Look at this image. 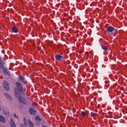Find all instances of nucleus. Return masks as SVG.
<instances>
[{
  "label": "nucleus",
  "mask_w": 127,
  "mask_h": 127,
  "mask_svg": "<svg viewBox=\"0 0 127 127\" xmlns=\"http://www.w3.org/2000/svg\"><path fill=\"white\" fill-rule=\"evenodd\" d=\"M0 111H1V108H0Z\"/></svg>",
  "instance_id": "4be33fe9"
},
{
  "label": "nucleus",
  "mask_w": 127,
  "mask_h": 127,
  "mask_svg": "<svg viewBox=\"0 0 127 127\" xmlns=\"http://www.w3.org/2000/svg\"><path fill=\"white\" fill-rule=\"evenodd\" d=\"M16 86L17 88L14 89L15 96L16 98H18L20 103L25 105V99L21 97L20 93H22V85L18 82H16Z\"/></svg>",
  "instance_id": "f257e3e1"
},
{
  "label": "nucleus",
  "mask_w": 127,
  "mask_h": 127,
  "mask_svg": "<svg viewBox=\"0 0 127 127\" xmlns=\"http://www.w3.org/2000/svg\"><path fill=\"white\" fill-rule=\"evenodd\" d=\"M3 87L6 91H9V85L8 82L4 81L3 83Z\"/></svg>",
  "instance_id": "7ed1b4c3"
},
{
  "label": "nucleus",
  "mask_w": 127,
  "mask_h": 127,
  "mask_svg": "<svg viewBox=\"0 0 127 127\" xmlns=\"http://www.w3.org/2000/svg\"><path fill=\"white\" fill-rule=\"evenodd\" d=\"M97 114L95 112H91L90 114L91 117H95Z\"/></svg>",
  "instance_id": "4468645a"
},
{
  "label": "nucleus",
  "mask_w": 127,
  "mask_h": 127,
  "mask_svg": "<svg viewBox=\"0 0 127 127\" xmlns=\"http://www.w3.org/2000/svg\"><path fill=\"white\" fill-rule=\"evenodd\" d=\"M25 125H26L25 123H24Z\"/></svg>",
  "instance_id": "5701e85b"
},
{
  "label": "nucleus",
  "mask_w": 127,
  "mask_h": 127,
  "mask_svg": "<svg viewBox=\"0 0 127 127\" xmlns=\"http://www.w3.org/2000/svg\"><path fill=\"white\" fill-rule=\"evenodd\" d=\"M107 30L108 31V32H113V31H114L115 28H114L113 26H109L107 27Z\"/></svg>",
  "instance_id": "39448f33"
},
{
  "label": "nucleus",
  "mask_w": 127,
  "mask_h": 127,
  "mask_svg": "<svg viewBox=\"0 0 127 127\" xmlns=\"http://www.w3.org/2000/svg\"><path fill=\"white\" fill-rule=\"evenodd\" d=\"M3 71L4 73V74H6V75H8V72L7 71V69H6V68L3 67Z\"/></svg>",
  "instance_id": "9d476101"
},
{
  "label": "nucleus",
  "mask_w": 127,
  "mask_h": 127,
  "mask_svg": "<svg viewBox=\"0 0 127 127\" xmlns=\"http://www.w3.org/2000/svg\"><path fill=\"white\" fill-rule=\"evenodd\" d=\"M3 65H4V63L1 60H0V68H2Z\"/></svg>",
  "instance_id": "1a4fd4ad"
},
{
  "label": "nucleus",
  "mask_w": 127,
  "mask_h": 127,
  "mask_svg": "<svg viewBox=\"0 0 127 127\" xmlns=\"http://www.w3.org/2000/svg\"><path fill=\"white\" fill-rule=\"evenodd\" d=\"M3 114H4V115H6V116H8V115H9V112H6L3 110Z\"/></svg>",
  "instance_id": "f3484780"
},
{
  "label": "nucleus",
  "mask_w": 127,
  "mask_h": 127,
  "mask_svg": "<svg viewBox=\"0 0 127 127\" xmlns=\"http://www.w3.org/2000/svg\"><path fill=\"white\" fill-rule=\"evenodd\" d=\"M29 113H30V115H35V114H36V111L33 108H30L29 109Z\"/></svg>",
  "instance_id": "20e7f679"
},
{
  "label": "nucleus",
  "mask_w": 127,
  "mask_h": 127,
  "mask_svg": "<svg viewBox=\"0 0 127 127\" xmlns=\"http://www.w3.org/2000/svg\"><path fill=\"white\" fill-rule=\"evenodd\" d=\"M35 120H36V121H41L40 117H39V116H37L35 117Z\"/></svg>",
  "instance_id": "dca6fc26"
},
{
  "label": "nucleus",
  "mask_w": 127,
  "mask_h": 127,
  "mask_svg": "<svg viewBox=\"0 0 127 127\" xmlns=\"http://www.w3.org/2000/svg\"><path fill=\"white\" fill-rule=\"evenodd\" d=\"M13 116H14V118H15L16 119H17V116L16 115V114H14L13 115Z\"/></svg>",
  "instance_id": "6ab92c4d"
},
{
  "label": "nucleus",
  "mask_w": 127,
  "mask_h": 127,
  "mask_svg": "<svg viewBox=\"0 0 127 127\" xmlns=\"http://www.w3.org/2000/svg\"><path fill=\"white\" fill-rule=\"evenodd\" d=\"M0 122H1V123H5V118H4V117H3V116L0 115Z\"/></svg>",
  "instance_id": "6e6552de"
},
{
  "label": "nucleus",
  "mask_w": 127,
  "mask_h": 127,
  "mask_svg": "<svg viewBox=\"0 0 127 127\" xmlns=\"http://www.w3.org/2000/svg\"><path fill=\"white\" fill-rule=\"evenodd\" d=\"M28 124L30 127H33V123L31 122L30 120H28Z\"/></svg>",
  "instance_id": "f8f14e48"
},
{
  "label": "nucleus",
  "mask_w": 127,
  "mask_h": 127,
  "mask_svg": "<svg viewBox=\"0 0 127 127\" xmlns=\"http://www.w3.org/2000/svg\"><path fill=\"white\" fill-rule=\"evenodd\" d=\"M10 124L11 127H15V123H14V122L13 121L12 118H10Z\"/></svg>",
  "instance_id": "423d86ee"
},
{
  "label": "nucleus",
  "mask_w": 127,
  "mask_h": 127,
  "mask_svg": "<svg viewBox=\"0 0 127 127\" xmlns=\"http://www.w3.org/2000/svg\"><path fill=\"white\" fill-rule=\"evenodd\" d=\"M102 49L103 50H104L105 51H107V50H108V48H107L106 46H101Z\"/></svg>",
  "instance_id": "ddd939ff"
},
{
  "label": "nucleus",
  "mask_w": 127,
  "mask_h": 127,
  "mask_svg": "<svg viewBox=\"0 0 127 127\" xmlns=\"http://www.w3.org/2000/svg\"><path fill=\"white\" fill-rule=\"evenodd\" d=\"M19 81H22L23 80V77L21 75L18 76Z\"/></svg>",
  "instance_id": "2eb2a0df"
},
{
  "label": "nucleus",
  "mask_w": 127,
  "mask_h": 127,
  "mask_svg": "<svg viewBox=\"0 0 127 127\" xmlns=\"http://www.w3.org/2000/svg\"><path fill=\"white\" fill-rule=\"evenodd\" d=\"M83 52H81V51H80L79 52V54H82V53H83Z\"/></svg>",
  "instance_id": "412c9836"
},
{
  "label": "nucleus",
  "mask_w": 127,
  "mask_h": 127,
  "mask_svg": "<svg viewBox=\"0 0 127 127\" xmlns=\"http://www.w3.org/2000/svg\"><path fill=\"white\" fill-rule=\"evenodd\" d=\"M24 85H26V84H27V81H26V80L24 81Z\"/></svg>",
  "instance_id": "aec40b11"
},
{
  "label": "nucleus",
  "mask_w": 127,
  "mask_h": 127,
  "mask_svg": "<svg viewBox=\"0 0 127 127\" xmlns=\"http://www.w3.org/2000/svg\"><path fill=\"white\" fill-rule=\"evenodd\" d=\"M12 31L14 33H17V32H18V30H17V28L16 26H14L12 28Z\"/></svg>",
  "instance_id": "0eeeda50"
},
{
  "label": "nucleus",
  "mask_w": 127,
  "mask_h": 127,
  "mask_svg": "<svg viewBox=\"0 0 127 127\" xmlns=\"http://www.w3.org/2000/svg\"><path fill=\"white\" fill-rule=\"evenodd\" d=\"M55 59L56 60H58V61H59L60 62H63L64 63L65 62V58L63 56H61L59 54H57L55 55Z\"/></svg>",
  "instance_id": "f03ea898"
},
{
  "label": "nucleus",
  "mask_w": 127,
  "mask_h": 127,
  "mask_svg": "<svg viewBox=\"0 0 127 127\" xmlns=\"http://www.w3.org/2000/svg\"><path fill=\"white\" fill-rule=\"evenodd\" d=\"M81 115L82 116V118H85V117H86V114H85V112H84V111L81 112Z\"/></svg>",
  "instance_id": "a211bd4d"
},
{
  "label": "nucleus",
  "mask_w": 127,
  "mask_h": 127,
  "mask_svg": "<svg viewBox=\"0 0 127 127\" xmlns=\"http://www.w3.org/2000/svg\"><path fill=\"white\" fill-rule=\"evenodd\" d=\"M4 95L6 98H7L8 100H11V97H10V96L8 94H7L6 93H5Z\"/></svg>",
  "instance_id": "9b49d317"
}]
</instances>
